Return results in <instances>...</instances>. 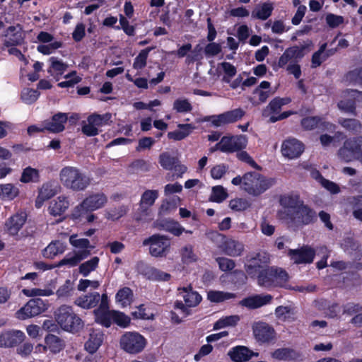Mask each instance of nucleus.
<instances>
[{
  "instance_id": "1",
  "label": "nucleus",
  "mask_w": 362,
  "mask_h": 362,
  "mask_svg": "<svg viewBox=\"0 0 362 362\" xmlns=\"http://www.w3.org/2000/svg\"><path fill=\"white\" fill-rule=\"evenodd\" d=\"M95 322L104 327L109 328L112 323L126 328L131 323V318L124 313L110 309V299L106 293H103V300L99 306L93 310Z\"/></svg>"
},
{
  "instance_id": "2",
  "label": "nucleus",
  "mask_w": 362,
  "mask_h": 362,
  "mask_svg": "<svg viewBox=\"0 0 362 362\" xmlns=\"http://www.w3.org/2000/svg\"><path fill=\"white\" fill-rule=\"evenodd\" d=\"M59 180L64 187L74 192L85 190L90 184V178L74 166H65L59 172Z\"/></svg>"
},
{
  "instance_id": "3",
  "label": "nucleus",
  "mask_w": 362,
  "mask_h": 362,
  "mask_svg": "<svg viewBox=\"0 0 362 362\" xmlns=\"http://www.w3.org/2000/svg\"><path fill=\"white\" fill-rule=\"evenodd\" d=\"M55 319L63 330L71 333L78 332L84 326L83 321L74 313L72 307L66 305H62L57 310Z\"/></svg>"
},
{
  "instance_id": "4",
  "label": "nucleus",
  "mask_w": 362,
  "mask_h": 362,
  "mask_svg": "<svg viewBox=\"0 0 362 362\" xmlns=\"http://www.w3.org/2000/svg\"><path fill=\"white\" fill-rule=\"evenodd\" d=\"M275 183L274 178H267L257 172H248L243 175V188L253 196L262 194Z\"/></svg>"
},
{
  "instance_id": "5",
  "label": "nucleus",
  "mask_w": 362,
  "mask_h": 362,
  "mask_svg": "<svg viewBox=\"0 0 362 362\" xmlns=\"http://www.w3.org/2000/svg\"><path fill=\"white\" fill-rule=\"evenodd\" d=\"M286 217L290 223L297 228L313 224L317 220L316 211L308 204H305L304 202H300L295 211L289 210L286 213Z\"/></svg>"
},
{
  "instance_id": "6",
  "label": "nucleus",
  "mask_w": 362,
  "mask_h": 362,
  "mask_svg": "<svg viewBox=\"0 0 362 362\" xmlns=\"http://www.w3.org/2000/svg\"><path fill=\"white\" fill-rule=\"evenodd\" d=\"M245 114L243 109L238 107L218 115L205 116L202 118V122H209L211 127L218 128L241 120Z\"/></svg>"
},
{
  "instance_id": "7",
  "label": "nucleus",
  "mask_w": 362,
  "mask_h": 362,
  "mask_svg": "<svg viewBox=\"0 0 362 362\" xmlns=\"http://www.w3.org/2000/svg\"><path fill=\"white\" fill-rule=\"evenodd\" d=\"M338 155L346 163L353 160L362 163V136L347 139L339 148Z\"/></svg>"
},
{
  "instance_id": "8",
  "label": "nucleus",
  "mask_w": 362,
  "mask_h": 362,
  "mask_svg": "<svg viewBox=\"0 0 362 362\" xmlns=\"http://www.w3.org/2000/svg\"><path fill=\"white\" fill-rule=\"evenodd\" d=\"M143 245L149 246V253L154 257H165L170 250V240L166 235L153 234L143 241Z\"/></svg>"
},
{
  "instance_id": "9",
  "label": "nucleus",
  "mask_w": 362,
  "mask_h": 362,
  "mask_svg": "<svg viewBox=\"0 0 362 362\" xmlns=\"http://www.w3.org/2000/svg\"><path fill=\"white\" fill-rule=\"evenodd\" d=\"M288 273L283 269L267 267L258 276L257 283L265 288H272L288 281Z\"/></svg>"
},
{
  "instance_id": "10",
  "label": "nucleus",
  "mask_w": 362,
  "mask_h": 362,
  "mask_svg": "<svg viewBox=\"0 0 362 362\" xmlns=\"http://www.w3.org/2000/svg\"><path fill=\"white\" fill-rule=\"evenodd\" d=\"M120 346L127 353H141L146 345V339L136 332H127L120 338Z\"/></svg>"
},
{
  "instance_id": "11",
  "label": "nucleus",
  "mask_w": 362,
  "mask_h": 362,
  "mask_svg": "<svg viewBox=\"0 0 362 362\" xmlns=\"http://www.w3.org/2000/svg\"><path fill=\"white\" fill-rule=\"evenodd\" d=\"M107 201V197L103 193L90 194L75 207L73 216L75 218H79L87 212L102 208Z\"/></svg>"
},
{
  "instance_id": "12",
  "label": "nucleus",
  "mask_w": 362,
  "mask_h": 362,
  "mask_svg": "<svg viewBox=\"0 0 362 362\" xmlns=\"http://www.w3.org/2000/svg\"><path fill=\"white\" fill-rule=\"evenodd\" d=\"M291 102V99L288 97H276L269 102L266 109L264 110L263 115L266 116V112L267 110H269L270 113L273 114V115L269 117V122L272 123H275L278 121L286 119L296 113L292 110H288L280 113L282 107L289 104Z\"/></svg>"
},
{
  "instance_id": "13",
  "label": "nucleus",
  "mask_w": 362,
  "mask_h": 362,
  "mask_svg": "<svg viewBox=\"0 0 362 362\" xmlns=\"http://www.w3.org/2000/svg\"><path fill=\"white\" fill-rule=\"evenodd\" d=\"M48 306L47 300H43L40 298H32L16 313V317L19 320H25L37 316L46 311Z\"/></svg>"
},
{
  "instance_id": "14",
  "label": "nucleus",
  "mask_w": 362,
  "mask_h": 362,
  "mask_svg": "<svg viewBox=\"0 0 362 362\" xmlns=\"http://www.w3.org/2000/svg\"><path fill=\"white\" fill-rule=\"evenodd\" d=\"M247 138L245 135L223 136L215 146L223 153H234L243 150L247 146Z\"/></svg>"
},
{
  "instance_id": "15",
  "label": "nucleus",
  "mask_w": 362,
  "mask_h": 362,
  "mask_svg": "<svg viewBox=\"0 0 362 362\" xmlns=\"http://www.w3.org/2000/svg\"><path fill=\"white\" fill-rule=\"evenodd\" d=\"M252 332L255 340L259 344H274L276 339L274 328L264 322H257L252 325Z\"/></svg>"
},
{
  "instance_id": "16",
  "label": "nucleus",
  "mask_w": 362,
  "mask_h": 362,
  "mask_svg": "<svg viewBox=\"0 0 362 362\" xmlns=\"http://www.w3.org/2000/svg\"><path fill=\"white\" fill-rule=\"evenodd\" d=\"M300 125L305 131H313L318 129L321 132L329 131L333 132L335 129L334 124L325 121L323 117L320 116L305 117L300 120Z\"/></svg>"
},
{
  "instance_id": "17",
  "label": "nucleus",
  "mask_w": 362,
  "mask_h": 362,
  "mask_svg": "<svg viewBox=\"0 0 362 362\" xmlns=\"http://www.w3.org/2000/svg\"><path fill=\"white\" fill-rule=\"evenodd\" d=\"M288 255L296 264H310L315 257V250L308 245H304L298 249L289 250Z\"/></svg>"
},
{
  "instance_id": "18",
  "label": "nucleus",
  "mask_w": 362,
  "mask_h": 362,
  "mask_svg": "<svg viewBox=\"0 0 362 362\" xmlns=\"http://www.w3.org/2000/svg\"><path fill=\"white\" fill-rule=\"evenodd\" d=\"M269 258L262 257L260 253L250 259L249 264L245 265V269L250 278L258 279V276L268 267Z\"/></svg>"
},
{
  "instance_id": "19",
  "label": "nucleus",
  "mask_w": 362,
  "mask_h": 362,
  "mask_svg": "<svg viewBox=\"0 0 362 362\" xmlns=\"http://www.w3.org/2000/svg\"><path fill=\"white\" fill-rule=\"evenodd\" d=\"M269 258L262 257L260 253L250 259L249 264L245 265V269L250 278L258 279V276L268 267Z\"/></svg>"
},
{
  "instance_id": "20",
  "label": "nucleus",
  "mask_w": 362,
  "mask_h": 362,
  "mask_svg": "<svg viewBox=\"0 0 362 362\" xmlns=\"http://www.w3.org/2000/svg\"><path fill=\"white\" fill-rule=\"evenodd\" d=\"M103 300V294L97 291L90 292L86 294L81 295L77 297L74 301V305L84 310L96 309Z\"/></svg>"
},
{
  "instance_id": "21",
  "label": "nucleus",
  "mask_w": 362,
  "mask_h": 362,
  "mask_svg": "<svg viewBox=\"0 0 362 362\" xmlns=\"http://www.w3.org/2000/svg\"><path fill=\"white\" fill-rule=\"evenodd\" d=\"M25 338L23 332L8 330L0 333V348H11L18 346Z\"/></svg>"
},
{
  "instance_id": "22",
  "label": "nucleus",
  "mask_w": 362,
  "mask_h": 362,
  "mask_svg": "<svg viewBox=\"0 0 362 362\" xmlns=\"http://www.w3.org/2000/svg\"><path fill=\"white\" fill-rule=\"evenodd\" d=\"M304 151V145L296 139H288L281 145V153L290 159L299 157Z\"/></svg>"
},
{
  "instance_id": "23",
  "label": "nucleus",
  "mask_w": 362,
  "mask_h": 362,
  "mask_svg": "<svg viewBox=\"0 0 362 362\" xmlns=\"http://www.w3.org/2000/svg\"><path fill=\"white\" fill-rule=\"evenodd\" d=\"M19 24L17 26L11 25L4 31V35L6 39L4 41V45L6 47H15L22 44L23 37L21 32Z\"/></svg>"
},
{
  "instance_id": "24",
  "label": "nucleus",
  "mask_w": 362,
  "mask_h": 362,
  "mask_svg": "<svg viewBox=\"0 0 362 362\" xmlns=\"http://www.w3.org/2000/svg\"><path fill=\"white\" fill-rule=\"evenodd\" d=\"M27 219V215L24 212L16 213L9 217L5 223L8 233L11 235H18Z\"/></svg>"
},
{
  "instance_id": "25",
  "label": "nucleus",
  "mask_w": 362,
  "mask_h": 362,
  "mask_svg": "<svg viewBox=\"0 0 362 362\" xmlns=\"http://www.w3.org/2000/svg\"><path fill=\"white\" fill-rule=\"evenodd\" d=\"M156 224L158 229L165 230L177 237L180 236L185 231V228L178 221L171 218L157 220Z\"/></svg>"
},
{
  "instance_id": "26",
  "label": "nucleus",
  "mask_w": 362,
  "mask_h": 362,
  "mask_svg": "<svg viewBox=\"0 0 362 362\" xmlns=\"http://www.w3.org/2000/svg\"><path fill=\"white\" fill-rule=\"evenodd\" d=\"M104 333L100 329H93L89 334V337L84 344L85 349L90 354H95L104 340Z\"/></svg>"
},
{
  "instance_id": "27",
  "label": "nucleus",
  "mask_w": 362,
  "mask_h": 362,
  "mask_svg": "<svg viewBox=\"0 0 362 362\" xmlns=\"http://www.w3.org/2000/svg\"><path fill=\"white\" fill-rule=\"evenodd\" d=\"M68 121V114L58 112L54 114L49 122L45 124V129L52 133H59L65 129V124Z\"/></svg>"
},
{
  "instance_id": "28",
  "label": "nucleus",
  "mask_w": 362,
  "mask_h": 362,
  "mask_svg": "<svg viewBox=\"0 0 362 362\" xmlns=\"http://www.w3.org/2000/svg\"><path fill=\"white\" fill-rule=\"evenodd\" d=\"M57 193L54 185L52 182L44 183L38 190V194L35 200V206L40 208L43 203L52 198Z\"/></svg>"
},
{
  "instance_id": "29",
  "label": "nucleus",
  "mask_w": 362,
  "mask_h": 362,
  "mask_svg": "<svg viewBox=\"0 0 362 362\" xmlns=\"http://www.w3.org/2000/svg\"><path fill=\"white\" fill-rule=\"evenodd\" d=\"M228 355L233 362H245L251 358L254 353L246 346H236L228 351Z\"/></svg>"
},
{
  "instance_id": "30",
  "label": "nucleus",
  "mask_w": 362,
  "mask_h": 362,
  "mask_svg": "<svg viewBox=\"0 0 362 362\" xmlns=\"http://www.w3.org/2000/svg\"><path fill=\"white\" fill-rule=\"evenodd\" d=\"M272 296L271 295L259 296L256 295L245 298L241 300V305L250 309H256L271 302Z\"/></svg>"
},
{
  "instance_id": "31",
  "label": "nucleus",
  "mask_w": 362,
  "mask_h": 362,
  "mask_svg": "<svg viewBox=\"0 0 362 362\" xmlns=\"http://www.w3.org/2000/svg\"><path fill=\"white\" fill-rule=\"evenodd\" d=\"M45 344H47V349L52 354H59L63 351L66 346V342L63 339L50 333L45 336Z\"/></svg>"
},
{
  "instance_id": "32",
  "label": "nucleus",
  "mask_w": 362,
  "mask_h": 362,
  "mask_svg": "<svg viewBox=\"0 0 362 362\" xmlns=\"http://www.w3.org/2000/svg\"><path fill=\"white\" fill-rule=\"evenodd\" d=\"M69 206L68 198L65 196H59L52 201L48 207L49 213L53 216L62 215Z\"/></svg>"
},
{
  "instance_id": "33",
  "label": "nucleus",
  "mask_w": 362,
  "mask_h": 362,
  "mask_svg": "<svg viewBox=\"0 0 362 362\" xmlns=\"http://www.w3.org/2000/svg\"><path fill=\"white\" fill-rule=\"evenodd\" d=\"M300 202H303L300 199L299 194L291 192L288 194H281L279 197L280 205L288 209V211H295L300 204Z\"/></svg>"
},
{
  "instance_id": "34",
  "label": "nucleus",
  "mask_w": 362,
  "mask_h": 362,
  "mask_svg": "<svg viewBox=\"0 0 362 362\" xmlns=\"http://www.w3.org/2000/svg\"><path fill=\"white\" fill-rule=\"evenodd\" d=\"M183 293L184 301L188 308H194L197 306L202 300L201 295L196 291L192 289L191 286L180 288Z\"/></svg>"
},
{
  "instance_id": "35",
  "label": "nucleus",
  "mask_w": 362,
  "mask_h": 362,
  "mask_svg": "<svg viewBox=\"0 0 362 362\" xmlns=\"http://www.w3.org/2000/svg\"><path fill=\"white\" fill-rule=\"evenodd\" d=\"M300 354L291 348L276 349L272 353V357L279 361H291L298 359Z\"/></svg>"
},
{
  "instance_id": "36",
  "label": "nucleus",
  "mask_w": 362,
  "mask_h": 362,
  "mask_svg": "<svg viewBox=\"0 0 362 362\" xmlns=\"http://www.w3.org/2000/svg\"><path fill=\"white\" fill-rule=\"evenodd\" d=\"M66 249V243L60 240H54L44 249L42 255L45 258L53 259L57 255L64 253Z\"/></svg>"
},
{
  "instance_id": "37",
  "label": "nucleus",
  "mask_w": 362,
  "mask_h": 362,
  "mask_svg": "<svg viewBox=\"0 0 362 362\" xmlns=\"http://www.w3.org/2000/svg\"><path fill=\"white\" fill-rule=\"evenodd\" d=\"M158 191L147 189L142 194L139 202V208L142 212H146L158 197Z\"/></svg>"
},
{
  "instance_id": "38",
  "label": "nucleus",
  "mask_w": 362,
  "mask_h": 362,
  "mask_svg": "<svg viewBox=\"0 0 362 362\" xmlns=\"http://www.w3.org/2000/svg\"><path fill=\"white\" fill-rule=\"evenodd\" d=\"M222 250L228 256L238 257L242 255L244 250V245L239 241L230 239L223 243Z\"/></svg>"
},
{
  "instance_id": "39",
  "label": "nucleus",
  "mask_w": 362,
  "mask_h": 362,
  "mask_svg": "<svg viewBox=\"0 0 362 362\" xmlns=\"http://www.w3.org/2000/svg\"><path fill=\"white\" fill-rule=\"evenodd\" d=\"M179 130L169 132L168 133V138L174 141H181L188 136L194 127L192 124H179L177 125Z\"/></svg>"
},
{
  "instance_id": "40",
  "label": "nucleus",
  "mask_w": 362,
  "mask_h": 362,
  "mask_svg": "<svg viewBox=\"0 0 362 362\" xmlns=\"http://www.w3.org/2000/svg\"><path fill=\"white\" fill-rule=\"evenodd\" d=\"M273 10L272 3L264 2L252 12V18L266 21L272 16Z\"/></svg>"
},
{
  "instance_id": "41",
  "label": "nucleus",
  "mask_w": 362,
  "mask_h": 362,
  "mask_svg": "<svg viewBox=\"0 0 362 362\" xmlns=\"http://www.w3.org/2000/svg\"><path fill=\"white\" fill-rule=\"evenodd\" d=\"M50 65L47 69L48 73L51 75L55 74L56 76L62 75L68 69L69 66L64 63L62 59L57 57H51L49 59Z\"/></svg>"
},
{
  "instance_id": "42",
  "label": "nucleus",
  "mask_w": 362,
  "mask_h": 362,
  "mask_svg": "<svg viewBox=\"0 0 362 362\" xmlns=\"http://www.w3.org/2000/svg\"><path fill=\"white\" fill-rule=\"evenodd\" d=\"M158 161L163 169L173 170L179 158L177 156H172L169 152H163L159 155Z\"/></svg>"
},
{
  "instance_id": "43",
  "label": "nucleus",
  "mask_w": 362,
  "mask_h": 362,
  "mask_svg": "<svg viewBox=\"0 0 362 362\" xmlns=\"http://www.w3.org/2000/svg\"><path fill=\"white\" fill-rule=\"evenodd\" d=\"M20 181L23 183L38 182L40 181V172L37 169L30 166L23 169Z\"/></svg>"
},
{
  "instance_id": "44",
  "label": "nucleus",
  "mask_w": 362,
  "mask_h": 362,
  "mask_svg": "<svg viewBox=\"0 0 362 362\" xmlns=\"http://www.w3.org/2000/svg\"><path fill=\"white\" fill-rule=\"evenodd\" d=\"M18 194V188L13 184H0V198L13 200Z\"/></svg>"
},
{
  "instance_id": "45",
  "label": "nucleus",
  "mask_w": 362,
  "mask_h": 362,
  "mask_svg": "<svg viewBox=\"0 0 362 362\" xmlns=\"http://www.w3.org/2000/svg\"><path fill=\"white\" fill-rule=\"evenodd\" d=\"M100 259L98 257H93L90 259L81 264L78 267V272L83 276H88L91 272L95 271L99 264Z\"/></svg>"
},
{
  "instance_id": "46",
  "label": "nucleus",
  "mask_w": 362,
  "mask_h": 362,
  "mask_svg": "<svg viewBox=\"0 0 362 362\" xmlns=\"http://www.w3.org/2000/svg\"><path fill=\"white\" fill-rule=\"evenodd\" d=\"M338 107L347 113H351L354 115H356V105L353 98L351 96L350 90L348 91V95L346 98L340 100L338 104Z\"/></svg>"
},
{
  "instance_id": "47",
  "label": "nucleus",
  "mask_w": 362,
  "mask_h": 362,
  "mask_svg": "<svg viewBox=\"0 0 362 362\" xmlns=\"http://www.w3.org/2000/svg\"><path fill=\"white\" fill-rule=\"evenodd\" d=\"M153 47H148L139 53L134 59L133 68L135 69H142L146 66L147 59L149 52L153 49Z\"/></svg>"
},
{
  "instance_id": "48",
  "label": "nucleus",
  "mask_w": 362,
  "mask_h": 362,
  "mask_svg": "<svg viewBox=\"0 0 362 362\" xmlns=\"http://www.w3.org/2000/svg\"><path fill=\"white\" fill-rule=\"evenodd\" d=\"M228 194L226 189L221 185H216L212 187L209 201L221 203L228 197Z\"/></svg>"
},
{
  "instance_id": "49",
  "label": "nucleus",
  "mask_w": 362,
  "mask_h": 362,
  "mask_svg": "<svg viewBox=\"0 0 362 362\" xmlns=\"http://www.w3.org/2000/svg\"><path fill=\"white\" fill-rule=\"evenodd\" d=\"M133 298V291L129 287H123L120 288L116 293L115 298L119 303H121L123 306L129 304Z\"/></svg>"
},
{
  "instance_id": "50",
  "label": "nucleus",
  "mask_w": 362,
  "mask_h": 362,
  "mask_svg": "<svg viewBox=\"0 0 362 362\" xmlns=\"http://www.w3.org/2000/svg\"><path fill=\"white\" fill-rule=\"evenodd\" d=\"M88 118L98 128V127H103L109 124L110 122H111L112 114L109 112L105 113L103 115L93 113L89 115Z\"/></svg>"
},
{
  "instance_id": "51",
  "label": "nucleus",
  "mask_w": 362,
  "mask_h": 362,
  "mask_svg": "<svg viewBox=\"0 0 362 362\" xmlns=\"http://www.w3.org/2000/svg\"><path fill=\"white\" fill-rule=\"evenodd\" d=\"M76 234L69 237V243L74 247L78 249H93L95 247L90 245V240L87 238H77Z\"/></svg>"
},
{
  "instance_id": "52",
  "label": "nucleus",
  "mask_w": 362,
  "mask_h": 362,
  "mask_svg": "<svg viewBox=\"0 0 362 362\" xmlns=\"http://www.w3.org/2000/svg\"><path fill=\"white\" fill-rule=\"evenodd\" d=\"M192 105L186 98L176 99L173 103V109L179 113L189 112L192 110Z\"/></svg>"
},
{
  "instance_id": "53",
  "label": "nucleus",
  "mask_w": 362,
  "mask_h": 362,
  "mask_svg": "<svg viewBox=\"0 0 362 362\" xmlns=\"http://www.w3.org/2000/svg\"><path fill=\"white\" fill-rule=\"evenodd\" d=\"M317 176L315 178L319 180V182H320L322 186L325 187L327 190L330 192L332 194H337L340 192V188L337 184L332 181L325 179L318 171L317 172Z\"/></svg>"
},
{
  "instance_id": "54",
  "label": "nucleus",
  "mask_w": 362,
  "mask_h": 362,
  "mask_svg": "<svg viewBox=\"0 0 362 362\" xmlns=\"http://www.w3.org/2000/svg\"><path fill=\"white\" fill-rule=\"evenodd\" d=\"M40 92L33 88H26L21 92V99L27 104L34 103L39 98Z\"/></svg>"
},
{
  "instance_id": "55",
  "label": "nucleus",
  "mask_w": 362,
  "mask_h": 362,
  "mask_svg": "<svg viewBox=\"0 0 362 362\" xmlns=\"http://www.w3.org/2000/svg\"><path fill=\"white\" fill-rule=\"evenodd\" d=\"M350 203L354 217L362 222V196L354 197Z\"/></svg>"
},
{
  "instance_id": "56",
  "label": "nucleus",
  "mask_w": 362,
  "mask_h": 362,
  "mask_svg": "<svg viewBox=\"0 0 362 362\" xmlns=\"http://www.w3.org/2000/svg\"><path fill=\"white\" fill-rule=\"evenodd\" d=\"M80 263L78 257L74 252V254L69 252L66 254V255L61 259L58 263L56 264V267H60L63 266H69V267H74L77 266Z\"/></svg>"
},
{
  "instance_id": "57",
  "label": "nucleus",
  "mask_w": 362,
  "mask_h": 362,
  "mask_svg": "<svg viewBox=\"0 0 362 362\" xmlns=\"http://www.w3.org/2000/svg\"><path fill=\"white\" fill-rule=\"evenodd\" d=\"M74 287L69 279L65 281L64 284L59 287L56 294L59 298H68L72 296Z\"/></svg>"
},
{
  "instance_id": "58",
  "label": "nucleus",
  "mask_w": 362,
  "mask_h": 362,
  "mask_svg": "<svg viewBox=\"0 0 362 362\" xmlns=\"http://www.w3.org/2000/svg\"><path fill=\"white\" fill-rule=\"evenodd\" d=\"M232 294L218 291H210L208 292L207 298L213 303H221L231 297Z\"/></svg>"
},
{
  "instance_id": "59",
  "label": "nucleus",
  "mask_w": 362,
  "mask_h": 362,
  "mask_svg": "<svg viewBox=\"0 0 362 362\" xmlns=\"http://www.w3.org/2000/svg\"><path fill=\"white\" fill-rule=\"evenodd\" d=\"M309 45H304L301 46H292L287 48L286 50L292 59H302L305 55V50L308 47Z\"/></svg>"
},
{
  "instance_id": "60",
  "label": "nucleus",
  "mask_w": 362,
  "mask_h": 362,
  "mask_svg": "<svg viewBox=\"0 0 362 362\" xmlns=\"http://www.w3.org/2000/svg\"><path fill=\"white\" fill-rule=\"evenodd\" d=\"M62 46L63 44L61 41H54L48 45H39L37 47V50L43 54H49Z\"/></svg>"
},
{
  "instance_id": "61",
  "label": "nucleus",
  "mask_w": 362,
  "mask_h": 362,
  "mask_svg": "<svg viewBox=\"0 0 362 362\" xmlns=\"http://www.w3.org/2000/svg\"><path fill=\"white\" fill-rule=\"evenodd\" d=\"M229 206L233 211H243L250 207V204L245 199L238 198L230 200Z\"/></svg>"
},
{
  "instance_id": "62",
  "label": "nucleus",
  "mask_w": 362,
  "mask_h": 362,
  "mask_svg": "<svg viewBox=\"0 0 362 362\" xmlns=\"http://www.w3.org/2000/svg\"><path fill=\"white\" fill-rule=\"evenodd\" d=\"M216 261L218 264L219 269L223 272H230L235 267L234 260L227 257H219L216 259Z\"/></svg>"
},
{
  "instance_id": "63",
  "label": "nucleus",
  "mask_w": 362,
  "mask_h": 362,
  "mask_svg": "<svg viewBox=\"0 0 362 362\" xmlns=\"http://www.w3.org/2000/svg\"><path fill=\"white\" fill-rule=\"evenodd\" d=\"M148 278L155 281H168L170 279L171 275L156 268H151Z\"/></svg>"
},
{
  "instance_id": "64",
  "label": "nucleus",
  "mask_w": 362,
  "mask_h": 362,
  "mask_svg": "<svg viewBox=\"0 0 362 362\" xmlns=\"http://www.w3.org/2000/svg\"><path fill=\"white\" fill-rule=\"evenodd\" d=\"M346 81L354 83L362 84V67L349 71L345 75Z\"/></svg>"
}]
</instances>
